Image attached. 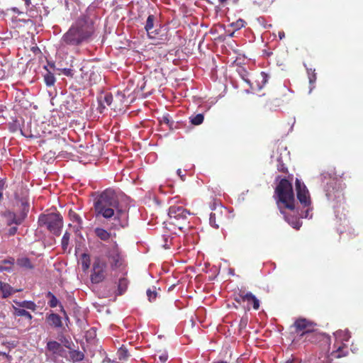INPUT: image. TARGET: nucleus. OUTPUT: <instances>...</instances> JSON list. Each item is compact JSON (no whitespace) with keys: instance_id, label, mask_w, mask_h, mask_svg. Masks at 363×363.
<instances>
[{"instance_id":"nucleus-1","label":"nucleus","mask_w":363,"mask_h":363,"mask_svg":"<svg viewBox=\"0 0 363 363\" xmlns=\"http://www.w3.org/2000/svg\"><path fill=\"white\" fill-rule=\"evenodd\" d=\"M94 209L96 218L102 217L111 221V229L118 230L127 225L126 213L120 206L114 190H104L95 200Z\"/></svg>"},{"instance_id":"nucleus-2","label":"nucleus","mask_w":363,"mask_h":363,"mask_svg":"<svg viewBox=\"0 0 363 363\" xmlns=\"http://www.w3.org/2000/svg\"><path fill=\"white\" fill-rule=\"evenodd\" d=\"M277 196V205L280 212L284 215V220L294 229L299 230L302 225L300 218L304 214L297 212L299 216L295 215V198L292 184L286 179H281L275 189Z\"/></svg>"},{"instance_id":"nucleus-3","label":"nucleus","mask_w":363,"mask_h":363,"mask_svg":"<svg viewBox=\"0 0 363 363\" xmlns=\"http://www.w3.org/2000/svg\"><path fill=\"white\" fill-rule=\"evenodd\" d=\"M94 31L92 19L86 14H82L63 34L61 44L72 47L80 46L89 41Z\"/></svg>"},{"instance_id":"nucleus-4","label":"nucleus","mask_w":363,"mask_h":363,"mask_svg":"<svg viewBox=\"0 0 363 363\" xmlns=\"http://www.w3.org/2000/svg\"><path fill=\"white\" fill-rule=\"evenodd\" d=\"M38 225L45 226L55 235H60L63 227V218L59 213L41 214L38 218Z\"/></svg>"},{"instance_id":"nucleus-5","label":"nucleus","mask_w":363,"mask_h":363,"mask_svg":"<svg viewBox=\"0 0 363 363\" xmlns=\"http://www.w3.org/2000/svg\"><path fill=\"white\" fill-rule=\"evenodd\" d=\"M28 211V203L22 200L21 202V211L19 212L6 210L3 213L2 216L5 218L6 223L8 226H11L12 225H20L25 220Z\"/></svg>"},{"instance_id":"nucleus-6","label":"nucleus","mask_w":363,"mask_h":363,"mask_svg":"<svg viewBox=\"0 0 363 363\" xmlns=\"http://www.w3.org/2000/svg\"><path fill=\"white\" fill-rule=\"evenodd\" d=\"M296 196L300 203L304 207L307 208L304 211V214H301V216L305 218H312V214L310 213L312 208L311 207V201L308 190L306 186L298 179L296 180Z\"/></svg>"},{"instance_id":"nucleus-7","label":"nucleus","mask_w":363,"mask_h":363,"mask_svg":"<svg viewBox=\"0 0 363 363\" xmlns=\"http://www.w3.org/2000/svg\"><path fill=\"white\" fill-rule=\"evenodd\" d=\"M106 256L112 270L122 267L125 264V257L116 241H113L107 248Z\"/></svg>"},{"instance_id":"nucleus-8","label":"nucleus","mask_w":363,"mask_h":363,"mask_svg":"<svg viewBox=\"0 0 363 363\" xmlns=\"http://www.w3.org/2000/svg\"><path fill=\"white\" fill-rule=\"evenodd\" d=\"M168 215L173 225L178 226L179 229L182 230L187 223L188 216L191 215L190 212L181 206H172L169 208Z\"/></svg>"},{"instance_id":"nucleus-9","label":"nucleus","mask_w":363,"mask_h":363,"mask_svg":"<svg viewBox=\"0 0 363 363\" xmlns=\"http://www.w3.org/2000/svg\"><path fill=\"white\" fill-rule=\"evenodd\" d=\"M210 205L212 212L210 214L209 223L213 228L218 229L225 220L227 210L222 206L220 201L214 199Z\"/></svg>"},{"instance_id":"nucleus-10","label":"nucleus","mask_w":363,"mask_h":363,"mask_svg":"<svg viewBox=\"0 0 363 363\" xmlns=\"http://www.w3.org/2000/svg\"><path fill=\"white\" fill-rule=\"evenodd\" d=\"M234 300L239 304L247 302V309L248 311L252 308L257 311L259 308V300L250 291H247L244 289H240L235 294Z\"/></svg>"},{"instance_id":"nucleus-11","label":"nucleus","mask_w":363,"mask_h":363,"mask_svg":"<svg viewBox=\"0 0 363 363\" xmlns=\"http://www.w3.org/2000/svg\"><path fill=\"white\" fill-rule=\"evenodd\" d=\"M106 268L107 264L105 261L100 257L95 258L90 276L91 283L99 284L102 282L106 277Z\"/></svg>"},{"instance_id":"nucleus-12","label":"nucleus","mask_w":363,"mask_h":363,"mask_svg":"<svg viewBox=\"0 0 363 363\" xmlns=\"http://www.w3.org/2000/svg\"><path fill=\"white\" fill-rule=\"evenodd\" d=\"M330 178V182H328L325 187V194L328 200H337L340 203L344 200V195L342 192L341 184L336 177Z\"/></svg>"},{"instance_id":"nucleus-13","label":"nucleus","mask_w":363,"mask_h":363,"mask_svg":"<svg viewBox=\"0 0 363 363\" xmlns=\"http://www.w3.org/2000/svg\"><path fill=\"white\" fill-rule=\"evenodd\" d=\"M315 326V323L302 318L296 319L293 324L295 333L298 334L299 333L301 338L307 335V334L311 332Z\"/></svg>"},{"instance_id":"nucleus-14","label":"nucleus","mask_w":363,"mask_h":363,"mask_svg":"<svg viewBox=\"0 0 363 363\" xmlns=\"http://www.w3.org/2000/svg\"><path fill=\"white\" fill-rule=\"evenodd\" d=\"M304 341L320 345H327L330 342V337L325 333L317 331L315 328L304 337Z\"/></svg>"},{"instance_id":"nucleus-15","label":"nucleus","mask_w":363,"mask_h":363,"mask_svg":"<svg viewBox=\"0 0 363 363\" xmlns=\"http://www.w3.org/2000/svg\"><path fill=\"white\" fill-rule=\"evenodd\" d=\"M253 79V82L250 80V82L248 84L251 90L252 91H260L267 83L268 75L265 72H262L257 74Z\"/></svg>"},{"instance_id":"nucleus-16","label":"nucleus","mask_w":363,"mask_h":363,"mask_svg":"<svg viewBox=\"0 0 363 363\" xmlns=\"http://www.w3.org/2000/svg\"><path fill=\"white\" fill-rule=\"evenodd\" d=\"M348 354L347 347L345 342H336L334 344V350L331 352V359H338L346 357Z\"/></svg>"},{"instance_id":"nucleus-17","label":"nucleus","mask_w":363,"mask_h":363,"mask_svg":"<svg viewBox=\"0 0 363 363\" xmlns=\"http://www.w3.org/2000/svg\"><path fill=\"white\" fill-rule=\"evenodd\" d=\"M155 20V17L152 14H150L147 18L146 23L145 26V29L147 32V36L149 38L155 39L157 37V35L158 34L157 30H154V22Z\"/></svg>"},{"instance_id":"nucleus-18","label":"nucleus","mask_w":363,"mask_h":363,"mask_svg":"<svg viewBox=\"0 0 363 363\" xmlns=\"http://www.w3.org/2000/svg\"><path fill=\"white\" fill-rule=\"evenodd\" d=\"M0 291L1 297L6 298L14 294L16 291L13 289L9 284L0 281Z\"/></svg>"},{"instance_id":"nucleus-19","label":"nucleus","mask_w":363,"mask_h":363,"mask_svg":"<svg viewBox=\"0 0 363 363\" xmlns=\"http://www.w3.org/2000/svg\"><path fill=\"white\" fill-rule=\"evenodd\" d=\"M113 96L111 94L106 93L104 95H101L99 99L100 112L102 113L106 106H111Z\"/></svg>"},{"instance_id":"nucleus-20","label":"nucleus","mask_w":363,"mask_h":363,"mask_svg":"<svg viewBox=\"0 0 363 363\" xmlns=\"http://www.w3.org/2000/svg\"><path fill=\"white\" fill-rule=\"evenodd\" d=\"M94 232L95 235L104 242H107L111 237V233L103 228L97 227Z\"/></svg>"},{"instance_id":"nucleus-21","label":"nucleus","mask_w":363,"mask_h":363,"mask_svg":"<svg viewBox=\"0 0 363 363\" xmlns=\"http://www.w3.org/2000/svg\"><path fill=\"white\" fill-rule=\"evenodd\" d=\"M47 348L56 354H61L64 352L63 347L57 341H49L47 344Z\"/></svg>"},{"instance_id":"nucleus-22","label":"nucleus","mask_w":363,"mask_h":363,"mask_svg":"<svg viewBox=\"0 0 363 363\" xmlns=\"http://www.w3.org/2000/svg\"><path fill=\"white\" fill-rule=\"evenodd\" d=\"M16 263L20 267L26 269H33L35 267V265L32 263L31 260L26 257L17 259Z\"/></svg>"},{"instance_id":"nucleus-23","label":"nucleus","mask_w":363,"mask_h":363,"mask_svg":"<svg viewBox=\"0 0 363 363\" xmlns=\"http://www.w3.org/2000/svg\"><path fill=\"white\" fill-rule=\"evenodd\" d=\"M47 319L50 325L55 328H60L62 325L61 317L58 314L51 313L48 316Z\"/></svg>"},{"instance_id":"nucleus-24","label":"nucleus","mask_w":363,"mask_h":363,"mask_svg":"<svg viewBox=\"0 0 363 363\" xmlns=\"http://www.w3.org/2000/svg\"><path fill=\"white\" fill-rule=\"evenodd\" d=\"M334 335L336 339L335 341L338 342H347L351 337L348 330H338Z\"/></svg>"},{"instance_id":"nucleus-25","label":"nucleus","mask_w":363,"mask_h":363,"mask_svg":"<svg viewBox=\"0 0 363 363\" xmlns=\"http://www.w3.org/2000/svg\"><path fill=\"white\" fill-rule=\"evenodd\" d=\"M128 284H129V281L126 278L123 277V278L119 279L118 283V290L116 292V295L121 296V295L123 294L128 289Z\"/></svg>"},{"instance_id":"nucleus-26","label":"nucleus","mask_w":363,"mask_h":363,"mask_svg":"<svg viewBox=\"0 0 363 363\" xmlns=\"http://www.w3.org/2000/svg\"><path fill=\"white\" fill-rule=\"evenodd\" d=\"M13 310H14V313H13L14 315L25 317L26 318H27L28 320L29 323H30L33 316L28 311H26L23 308H16L15 306H13Z\"/></svg>"},{"instance_id":"nucleus-27","label":"nucleus","mask_w":363,"mask_h":363,"mask_svg":"<svg viewBox=\"0 0 363 363\" xmlns=\"http://www.w3.org/2000/svg\"><path fill=\"white\" fill-rule=\"evenodd\" d=\"M69 218L72 222L77 223L79 228H82V225L83 222L82 219L81 218L79 214H77L73 210L70 209L69 211Z\"/></svg>"},{"instance_id":"nucleus-28","label":"nucleus","mask_w":363,"mask_h":363,"mask_svg":"<svg viewBox=\"0 0 363 363\" xmlns=\"http://www.w3.org/2000/svg\"><path fill=\"white\" fill-rule=\"evenodd\" d=\"M91 260L88 254L84 253L82 255V268L83 271L86 272L90 267Z\"/></svg>"},{"instance_id":"nucleus-29","label":"nucleus","mask_w":363,"mask_h":363,"mask_svg":"<svg viewBox=\"0 0 363 363\" xmlns=\"http://www.w3.org/2000/svg\"><path fill=\"white\" fill-rule=\"evenodd\" d=\"M237 72L240 77L247 84L250 82L249 79L250 73L243 67H240L237 69Z\"/></svg>"},{"instance_id":"nucleus-30","label":"nucleus","mask_w":363,"mask_h":363,"mask_svg":"<svg viewBox=\"0 0 363 363\" xmlns=\"http://www.w3.org/2000/svg\"><path fill=\"white\" fill-rule=\"evenodd\" d=\"M17 305L20 307H22L24 308L32 310L33 311H35L36 309V305L34 302L30 301H23L21 302H18Z\"/></svg>"},{"instance_id":"nucleus-31","label":"nucleus","mask_w":363,"mask_h":363,"mask_svg":"<svg viewBox=\"0 0 363 363\" xmlns=\"http://www.w3.org/2000/svg\"><path fill=\"white\" fill-rule=\"evenodd\" d=\"M69 355L71 358L74 362H80L84 359V354L82 352L79 350H72L69 352Z\"/></svg>"},{"instance_id":"nucleus-32","label":"nucleus","mask_w":363,"mask_h":363,"mask_svg":"<svg viewBox=\"0 0 363 363\" xmlns=\"http://www.w3.org/2000/svg\"><path fill=\"white\" fill-rule=\"evenodd\" d=\"M204 120V116L202 113H199L196 116L190 117L191 123L194 125H201Z\"/></svg>"},{"instance_id":"nucleus-33","label":"nucleus","mask_w":363,"mask_h":363,"mask_svg":"<svg viewBox=\"0 0 363 363\" xmlns=\"http://www.w3.org/2000/svg\"><path fill=\"white\" fill-rule=\"evenodd\" d=\"M46 297L50 298L48 304L51 308H55L58 305L59 301L52 292H48Z\"/></svg>"},{"instance_id":"nucleus-34","label":"nucleus","mask_w":363,"mask_h":363,"mask_svg":"<svg viewBox=\"0 0 363 363\" xmlns=\"http://www.w3.org/2000/svg\"><path fill=\"white\" fill-rule=\"evenodd\" d=\"M44 80L47 86H52L55 82V77L51 72H48L44 76Z\"/></svg>"},{"instance_id":"nucleus-35","label":"nucleus","mask_w":363,"mask_h":363,"mask_svg":"<svg viewBox=\"0 0 363 363\" xmlns=\"http://www.w3.org/2000/svg\"><path fill=\"white\" fill-rule=\"evenodd\" d=\"M171 245L172 238L169 235H164L162 237V242L161 243L162 247L164 249H169Z\"/></svg>"},{"instance_id":"nucleus-36","label":"nucleus","mask_w":363,"mask_h":363,"mask_svg":"<svg viewBox=\"0 0 363 363\" xmlns=\"http://www.w3.org/2000/svg\"><path fill=\"white\" fill-rule=\"evenodd\" d=\"M69 238H70V233L68 232H65L62 236V242H61L62 247L63 250H66L67 248V246H68L69 242Z\"/></svg>"},{"instance_id":"nucleus-37","label":"nucleus","mask_w":363,"mask_h":363,"mask_svg":"<svg viewBox=\"0 0 363 363\" xmlns=\"http://www.w3.org/2000/svg\"><path fill=\"white\" fill-rule=\"evenodd\" d=\"M245 25H246V22L244 20L240 18L238 21H236L235 22L232 23L231 26L235 30H240L242 28L245 27Z\"/></svg>"},{"instance_id":"nucleus-38","label":"nucleus","mask_w":363,"mask_h":363,"mask_svg":"<svg viewBox=\"0 0 363 363\" xmlns=\"http://www.w3.org/2000/svg\"><path fill=\"white\" fill-rule=\"evenodd\" d=\"M147 296L148 297V300L152 302L154 301L157 296V293L155 290H151L150 289L147 290Z\"/></svg>"},{"instance_id":"nucleus-39","label":"nucleus","mask_w":363,"mask_h":363,"mask_svg":"<svg viewBox=\"0 0 363 363\" xmlns=\"http://www.w3.org/2000/svg\"><path fill=\"white\" fill-rule=\"evenodd\" d=\"M308 74L310 84H313L316 80V74L315 70H312L311 69H308Z\"/></svg>"},{"instance_id":"nucleus-40","label":"nucleus","mask_w":363,"mask_h":363,"mask_svg":"<svg viewBox=\"0 0 363 363\" xmlns=\"http://www.w3.org/2000/svg\"><path fill=\"white\" fill-rule=\"evenodd\" d=\"M279 163L277 164V169L279 172L287 174L288 173V169L286 167V165L282 162V161L279 160Z\"/></svg>"},{"instance_id":"nucleus-41","label":"nucleus","mask_w":363,"mask_h":363,"mask_svg":"<svg viewBox=\"0 0 363 363\" xmlns=\"http://www.w3.org/2000/svg\"><path fill=\"white\" fill-rule=\"evenodd\" d=\"M18 231V225L11 226V228L7 231V235L9 236L14 235Z\"/></svg>"},{"instance_id":"nucleus-42","label":"nucleus","mask_w":363,"mask_h":363,"mask_svg":"<svg viewBox=\"0 0 363 363\" xmlns=\"http://www.w3.org/2000/svg\"><path fill=\"white\" fill-rule=\"evenodd\" d=\"M62 73L65 74L67 77H72L74 75L73 70L69 68H64L62 69Z\"/></svg>"},{"instance_id":"nucleus-43","label":"nucleus","mask_w":363,"mask_h":363,"mask_svg":"<svg viewBox=\"0 0 363 363\" xmlns=\"http://www.w3.org/2000/svg\"><path fill=\"white\" fill-rule=\"evenodd\" d=\"M161 123H165V124L168 125L169 127H171V125L173 123V121H171L169 116L167 115V116H163Z\"/></svg>"},{"instance_id":"nucleus-44","label":"nucleus","mask_w":363,"mask_h":363,"mask_svg":"<svg viewBox=\"0 0 363 363\" xmlns=\"http://www.w3.org/2000/svg\"><path fill=\"white\" fill-rule=\"evenodd\" d=\"M128 357V352L125 350L121 349L119 350V359H125Z\"/></svg>"},{"instance_id":"nucleus-45","label":"nucleus","mask_w":363,"mask_h":363,"mask_svg":"<svg viewBox=\"0 0 363 363\" xmlns=\"http://www.w3.org/2000/svg\"><path fill=\"white\" fill-rule=\"evenodd\" d=\"M1 262L5 264H9L12 265L14 264V259L12 257H9V259H4Z\"/></svg>"},{"instance_id":"nucleus-46","label":"nucleus","mask_w":363,"mask_h":363,"mask_svg":"<svg viewBox=\"0 0 363 363\" xmlns=\"http://www.w3.org/2000/svg\"><path fill=\"white\" fill-rule=\"evenodd\" d=\"M4 183L0 182V201L3 199Z\"/></svg>"},{"instance_id":"nucleus-47","label":"nucleus","mask_w":363,"mask_h":363,"mask_svg":"<svg viewBox=\"0 0 363 363\" xmlns=\"http://www.w3.org/2000/svg\"><path fill=\"white\" fill-rule=\"evenodd\" d=\"M159 359H160V362H161L162 363H164V362H166V361L167 360V355H166V354L160 355V356L159 357Z\"/></svg>"},{"instance_id":"nucleus-48","label":"nucleus","mask_w":363,"mask_h":363,"mask_svg":"<svg viewBox=\"0 0 363 363\" xmlns=\"http://www.w3.org/2000/svg\"><path fill=\"white\" fill-rule=\"evenodd\" d=\"M177 172V174L181 178V179L182 181H184L185 180V175L184 174H182V170L180 169H179Z\"/></svg>"},{"instance_id":"nucleus-49","label":"nucleus","mask_w":363,"mask_h":363,"mask_svg":"<svg viewBox=\"0 0 363 363\" xmlns=\"http://www.w3.org/2000/svg\"><path fill=\"white\" fill-rule=\"evenodd\" d=\"M279 38L281 40L283 39L284 38H285V33L283 30L279 32Z\"/></svg>"},{"instance_id":"nucleus-50","label":"nucleus","mask_w":363,"mask_h":363,"mask_svg":"<svg viewBox=\"0 0 363 363\" xmlns=\"http://www.w3.org/2000/svg\"><path fill=\"white\" fill-rule=\"evenodd\" d=\"M247 318H245V319L242 318L240 320V325L245 326L247 325Z\"/></svg>"},{"instance_id":"nucleus-51","label":"nucleus","mask_w":363,"mask_h":363,"mask_svg":"<svg viewBox=\"0 0 363 363\" xmlns=\"http://www.w3.org/2000/svg\"><path fill=\"white\" fill-rule=\"evenodd\" d=\"M25 3H26V5L27 6H30V0H26V1H25Z\"/></svg>"},{"instance_id":"nucleus-52","label":"nucleus","mask_w":363,"mask_h":363,"mask_svg":"<svg viewBox=\"0 0 363 363\" xmlns=\"http://www.w3.org/2000/svg\"><path fill=\"white\" fill-rule=\"evenodd\" d=\"M213 363H228L227 362H225V361H217V362H214Z\"/></svg>"},{"instance_id":"nucleus-53","label":"nucleus","mask_w":363,"mask_h":363,"mask_svg":"<svg viewBox=\"0 0 363 363\" xmlns=\"http://www.w3.org/2000/svg\"><path fill=\"white\" fill-rule=\"evenodd\" d=\"M61 311L63 312L65 314L66 313V312L64 310V308L62 306H61Z\"/></svg>"},{"instance_id":"nucleus-54","label":"nucleus","mask_w":363,"mask_h":363,"mask_svg":"<svg viewBox=\"0 0 363 363\" xmlns=\"http://www.w3.org/2000/svg\"><path fill=\"white\" fill-rule=\"evenodd\" d=\"M218 1H219L220 3H222V4H223V3L225 2V1H227L228 0H218Z\"/></svg>"},{"instance_id":"nucleus-55","label":"nucleus","mask_w":363,"mask_h":363,"mask_svg":"<svg viewBox=\"0 0 363 363\" xmlns=\"http://www.w3.org/2000/svg\"><path fill=\"white\" fill-rule=\"evenodd\" d=\"M327 174H325V173L323 174V177H324L325 179H326V177H326V175H327Z\"/></svg>"}]
</instances>
